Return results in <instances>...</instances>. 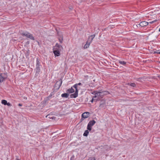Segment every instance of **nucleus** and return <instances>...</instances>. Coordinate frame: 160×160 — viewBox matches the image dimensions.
<instances>
[{"label":"nucleus","instance_id":"obj_1","mask_svg":"<svg viewBox=\"0 0 160 160\" xmlns=\"http://www.w3.org/2000/svg\"><path fill=\"white\" fill-rule=\"evenodd\" d=\"M82 83L79 82L78 83L76 84L73 86V87L75 89V91L74 93L71 94L70 97L71 98H76L78 96V90L77 88L78 85H81Z\"/></svg>","mask_w":160,"mask_h":160},{"label":"nucleus","instance_id":"obj_2","mask_svg":"<svg viewBox=\"0 0 160 160\" xmlns=\"http://www.w3.org/2000/svg\"><path fill=\"white\" fill-rule=\"evenodd\" d=\"M21 34L23 36H25L31 40H34L35 39L34 38L33 36L32 35L28 32H22Z\"/></svg>","mask_w":160,"mask_h":160},{"label":"nucleus","instance_id":"obj_3","mask_svg":"<svg viewBox=\"0 0 160 160\" xmlns=\"http://www.w3.org/2000/svg\"><path fill=\"white\" fill-rule=\"evenodd\" d=\"M95 123L96 122L94 120L90 121L88 124V130L89 131H91L92 129V127L94 125Z\"/></svg>","mask_w":160,"mask_h":160},{"label":"nucleus","instance_id":"obj_4","mask_svg":"<svg viewBox=\"0 0 160 160\" xmlns=\"http://www.w3.org/2000/svg\"><path fill=\"white\" fill-rule=\"evenodd\" d=\"M103 93L102 92H97L94 96V98H97V100H99L100 98H102L103 97Z\"/></svg>","mask_w":160,"mask_h":160},{"label":"nucleus","instance_id":"obj_5","mask_svg":"<svg viewBox=\"0 0 160 160\" xmlns=\"http://www.w3.org/2000/svg\"><path fill=\"white\" fill-rule=\"evenodd\" d=\"M7 75L5 73H1L0 75V82L1 83L4 81L7 78Z\"/></svg>","mask_w":160,"mask_h":160},{"label":"nucleus","instance_id":"obj_6","mask_svg":"<svg viewBox=\"0 0 160 160\" xmlns=\"http://www.w3.org/2000/svg\"><path fill=\"white\" fill-rule=\"evenodd\" d=\"M40 63L38 58L36 60V72H39L40 71V67L41 66Z\"/></svg>","mask_w":160,"mask_h":160},{"label":"nucleus","instance_id":"obj_7","mask_svg":"<svg viewBox=\"0 0 160 160\" xmlns=\"http://www.w3.org/2000/svg\"><path fill=\"white\" fill-rule=\"evenodd\" d=\"M90 113L89 112H85L83 113L82 115L81 120H83L84 119L88 118L89 115Z\"/></svg>","mask_w":160,"mask_h":160},{"label":"nucleus","instance_id":"obj_8","mask_svg":"<svg viewBox=\"0 0 160 160\" xmlns=\"http://www.w3.org/2000/svg\"><path fill=\"white\" fill-rule=\"evenodd\" d=\"M148 24V22L144 21L141 22L139 23V25L142 27H143L147 25Z\"/></svg>","mask_w":160,"mask_h":160},{"label":"nucleus","instance_id":"obj_9","mask_svg":"<svg viewBox=\"0 0 160 160\" xmlns=\"http://www.w3.org/2000/svg\"><path fill=\"white\" fill-rule=\"evenodd\" d=\"M53 52L55 57L59 56L60 55V52L58 50H54L53 51Z\"/></svg>","mask_w":160,"mask_h":160},{"label":"nucleus","instance_id":"obj_10","mask_svg":"<svg viewBox=\"0 0 160 160\" xmlns=\"http://www.w3.org/2000/svg\"><path fill=\"white\" fill-rule=\"evenodd\" d=\"M73 87L71 88H69L67 90V92L69 93H72L74 92V90L73 88Z\"/></svg>","mask_w":160,"mask_h":160},{"label":"nucleus","instance_id":"obj_11","mask_svg":"<svg viewBox=\"0 0 160 160\" xmlns=\"http://www.w3.org/2000/svg\"><path fill=\"white\" fill-rule=\"evenodd\" d=\"M91 43L90 42H88V41H87L86 42V44L84 46V48H87L89 47V46L90 44Z\"/></svg>","mask_w":160,"mask_h":160},{"label":"nucleus","instance_id":"obj_12","mask_svg":"<svg viewBox=\"0 0 160 160\" xmlns=\"http://www.w3.org/2000/svg\"><path fill=\"white\" fill-rule=\"evenodd\" d=\"M61 96L63 98H68L69 96V94L67 93H64L62 94Z\"/></svg>","mask_w":160,"mask_h":160},{"label":"nucleus","instance_id":"obj_13","mask_svg":"<svg viewBox=\"0 0 160 160\" xmlns=\"http://www.w3.org/2000/svg\"><path fill=\"white\" fill-rule=\"evenodd\" d=\"M95 37V35L94 34L91 35L89 38V39H91V40L90 42H91L93 39Z\"/></svg>","mask_w":160,"mask_h":160},{"label":"nucleus","instance_id":"obj_14","mask_svg":"<svg viewBox=\"0 0 160 160\" xmlns=\"http://www.w3.org/2000/svg\"><path fill=\"white\" fill-rule=\"evenodd\" d=\"M4 105H6L7 104V101L5 100H2L1 102Z\"/></svg>","mask_w":160,"mask_h":160},{"label":"nucleus","instance_id":"obj_15","mask_svg":"<svg viewBox=\"0 0 160 160\" xmlns=\"http://www.w3.org/2000/svg\"><path fill=\"white\" fill-rule=\"evenodd\" d=\"M89 133V132L88 130H85L83 133V135L84 136H87Z\"/></svg>","mask_w":160,"mask_h":160},{"label":"nucleus","instance_id":"obj_16","mask_svg":"<svg viewBox=\"0 0 160 160\" xmlns=\"http://www.w3.org/2000/svg\"><path fill=\"white\" fill-rule=\"evenodd\" d=\"M119 63L123 65H125L126 64V62L123 61H119Z\"/></svg>","mask_w":160,"mask_h":160},{"label":"nucleus","instance_id":"obj_17","mask_svg":"<svg viewBox=\"0 0 160 160\" xmlns=\"http://www.w3.org/2000/svg\"><path fill=\"white\" fill-rule=\"evenodd\" d=\"M103 92V96H104V95H108L109 94V92L108 91H103V92Z\"/></svg>","mask_w":160,"mask_h":160},{"label":"nucleus","instance_id":"obj_18","mask_svg":"<svg viewBox=\"0 0 160 160\" xmlns=\"http://www.w3.org/2000/svg\"><path fill=\"white\" fill-rule=\"evenodd\" d=\"M95 98H94V96L93 97L92 100H91V102H93V101H94L95 102H97V99Z\"/></svg>","mask_w":160,"mask_h":160},{"label":"nucleus","instance_id":"obj_19","mask_svg":"<svg viewBox=\"0 0 160 160\" xmlns=\"http://www.w3.org/2000/svg\"><path fill=\"white\" fill-rule=\"evenodd\" d=\"M129 85H130L131 86L133 87H135L136 86V84L134 83H128Z\"/></svg>","mask_w":160,"mask_h":160},{"label":"nucleus","instance_id":"obj_20","mask_svg":"<svg viewBox=\"0 0 160 160\" xmlns=\"http://www.w3.org/2000/svg\"><path fill=\"white\" fill-rule=\"evenodd\" d=\"M154 53H158L160 54V50H156V51H154Z\"/></svg>","mask_w":160,"mask_h":160},{"label":"nucleus","instance_id":"obj_21","mask_svg":"<svg viewBox=\"0 0 160 160\" xmlns=\"http://www.w3.org/2000/svg\"><path fill=\"white\" fill-rule=\"evenodd\" d=\"M88 160H95V159L94 158H90Z\"/></svg>","mask_w":160,"mask_h":160},{"label":"nucleus","instance_id":"obj_22","mask_svg":"<svg viewBox=\"0 0 160 160\" xmlns=\"http://www.w3.org/2000/svg\"><path fill=\"white\" fill-rule=\"evenodd\" d=\"M63 40V39L62 37L61 39L60 38L59 39V41L61 43L62 42Z\"/></svg>","mask_w":160,"mask_h":160},{"label":"nucleus","instance_id":"obj_23","mask_svg":"<svg viewBox=\"0 0 160 160\" xmlns=\"http://www.w3.org/2000/svg\"><path fill=\"white\" fill-rule=\"evenodd\" d=\"M97 92V91H94L92 92V94H94L95 95V94H96Z\"/></svg>","mask_w":160,"mask_h":160},{"label":"nucleus","instance_id":"obj_24","mask_svg":"<svg viewBox=\"0 0 160 160\" xmlns=\"http://www.w3.org/2000/svg\"><path fill=\"white\" fill-rule=\"evenodd\" d=\"M6 105L8 106H10L11 105V104L10 102H7V104Z\"/></svg>","mask_w":160,"mask_h":160},{"label":"nucleus","instance_id":"obj_25","mask_svg":"<svg viewBox=\"0 0 160 160\" xmlns=\"http://www.w3.org/2000/svg\"><path fill=\"white\" fill-rule=\"evenodd\" d=\"M156 21H157V20H155L153 21H152V22H150V23H153L156 22Z\"/></svg>","mask_w":160,"mask_h":160},{"label":"nucleus","instance_id":"obj_26","mask_svg":"<svg viewBox=\"0 0 160 160\" xmlns=\"http://www.w3.org/2000/svg\"><path fill=\"white\" fill-rule=\"evenodd\" d=\"M74 158V156H72V157H71L70 158V160H72V159H73Z\"/></svg>","mask_w":160,"mask_h":160},{"label":"nucleus","instance_id":"obj_27","mask_svg":"<svg viewBox=\"0 0 160 160\" xmlns=\"http://www.w3.org/2000/svg\"><path fill=\"white\" fill-rule=\"evenodd\" d=\"M62 81L61 80L60 82V85H59V88L60 87L61 85L62 84Z\"/></svg>","mask_w":160,"mask_h":160},{"label":"nucleus","instance_id":"obj_28","mask_svg":"<svg viewBox=\"0 0 160 160\" xmlns=\"http://www.w3.org/2000/svg\"><path fill=\"white\" fill-rule=\"evenodd\" d=\"M18 105L19 106H22V104H20V103H19L18 104Z\"/></svg>","mask_w":160,"mask_h":160},{"label":"nucleus","instance_id":"obj_29","mask_svg":"<svg viewBox=\"0 0 160 160\" xmlns=\"http://www.w3.org/2000/svg\"><path fill=\"white\" fill-rule=\"evenodd\" d=\"M54 118H55V117H52V119H53Z\"/></svg>","mask_w":160,"mask_h":160},{"label":"nucleus","instance_id":"obj_30","mask_svg":"<svg viewBox=\"0 0 160 160\" xmlns=\"http://www.w3.org/2000/svg\"><path fill=\"white\" fill-rule=\"evenodd\" d=\"M16 160H20V159H18V158H16Z\"/></svg>","mask_w":160,"mask_h":160},{"label":"nucleus","instance_id":"obj_31","mask_svg":"<svg viewBox=\"0 0 160 160\" xmlns=\"http://www.w3.org/2000/svg\"><path fill=\"white\" fill-rule=\"evenodd\" d=\"M158 31H159V32H160V28L159 29Z\"/></svg>","mask_w":160,"mask_h":160},{"label":"nucleus","instance_id":"obj_32","mask_svg":"<svg viewBox=\"0 0 160 160\" xmlns=\"http://www.w3.org/2000/svg\"><path fill=\"white\" fill-rule=\"evenodd\" d=\"M159 78H160V76H159Z\"/></svg>","mask_w":160,"mask_h":160}]
</instances>
